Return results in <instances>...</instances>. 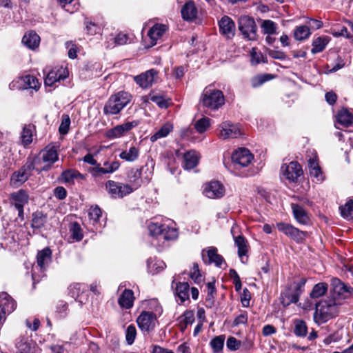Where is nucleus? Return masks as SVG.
Instances as JSON below:
<instances>
[{"label":"nucleus","mask_w":353,"mask_h":353,"mask_svg":"<svg viewBox=\"0 0 353 353\" xmlns=\"http://www.w3.org/2000/svg\"><path fill=\"white\" fill-rule=\"evenodd\" d=\"M139 156V149L135 146H132L128 150H124L119 154V157L128 162L136 161Z\"/></svg>","instance_id":"obj_38"},{"label":"nucleus","mask_w":353,"mask_h":353,"mask_svg":"<svg viewBox=\"0 0 353 353\" xmlns=\"http://www.w3.org/2000/svg\"><path fill=\"white\" fill-rule=\"evenodd\" d=\"M330 39L327 36H321L314 39L312 41L311 52L316 54L322 52L328 44Z\"/></svg>","instance_id":"obj_35"},{"label":"nucleus","mask_w":353,"mask_h":353,"mask_svg":"<svg viewBox=\"0 0 353 353\" xmlns=\"http://www.w3.org/2000/svg\"><path fill=\"white\" fill-rule=\"evenodd\" d=\"M199 154L196 151L187 152L183 155V168L185 170H191L195 168L199 161Z\"/></svg>","instance_id":"obj_23"},{"label":"nucleus","mask_w":353,"mask_h":353,"mask_svg":"<svg viewBox=\"0 0 353 353\" xmlns=\"http://www.w3.org/2000/svg\"><path fill=\"white\" fill-rule=\"evenodd\" d=\"M103 167L101 165H97L92 168L90 170V173L95 177L100 176L105 174H111L117 171L120 167V163L117 161L112 162L105 161L103 164Z\"/></svg>","instance_id":"obj_17"},{"label":"nucleus","mask_w":353,"mask_h":353,"mask_svg":"<svg viewBox=\"0 0 353 353\" xmlns=\"http://www.w3.org/2000/svg\"><path fill=\"white\" fill-rule=\"evenodd\" d=\"M254 155L247 148H239L232 155V161L236 169L248 167L253 161Z\"/></svg>","instance_id":"obj_8"},{"label":"nucleus","mask_w":353,"mask_h":353,"mask_svg":"<svg viewBox=\"0 0 353 353\" xmlns=\"http://www.w3.org/2000/svg\"><path fill=\"white\" fill-rule=\"evenodd\" d=\"M12 203L14 207L24 206L28 202V194L24 190H19L17 192H13L10 194Z\"/></svg>","instance_id":"obj_28"},{"label":"nucleus","mask_w":353,"mask_h":353,"mask_svg":"<svg viewBox=\"0 0 353 353\" xmlns=\"http://www.w3.org/2000/svg\"><path fill=\"white\" fill-rule=\"evenodd\" d=\"M210 125V119L208 117H203L201 119L198 120L195 124L194 127L196 131L199 133H203L207 130V129Z\"/></svg>","instance_id":"obj_49"},{"label":"nucleus","mask_w":353,"mask_h":353,"mask_svg":"<svg viewBox=\"0 0 353 353\" xmlns=\"http://www.w3.org/2000/svg\"><path fill=\"white\" fill-rule=\"evenodd\" d=\"M132 96L127 92L121 91L112 94L103 108L105 114H119L130 101Z\"/></svg>","instance_id":"obj_3"},{"label":"nucleus","mask_w":353,"mask_h":353,"mask_svg":"<svg viewBox=\"0 0 353 353\" xmlns=\"http://www.w3.org/2000/svg\"><path fill=\"white\" fill-rule=\"evenodd\" d=\"M134 301V293L131 290L125 289L118 299L119 305L122 307L129 309L132 307Z\"/></svg>","instance_id":"obj_32"},{"label":"nucleus","mask_w":353,"mask_h":353,"mask_svg":"<svg viewBox=\"0 0 353 353\" xmlns=\"http://www.w3.org/2000/svg\"><path fill=\"white\" fill-rule=\"evenodd\" d=\"M341 304L340 299L332 296L320 301L316 306L314 319L319 323L326 322L338 314Z\"/></svg>","instance_id":"obj_2"},{"label":"nucleus","mask_w":353,"mask_h":353,"mask_svg":"<svg viewBox=\"0 0 353 353\" xmlns=\"http://www.w3.org/2000/svg\"><path fill=\"white\" fill-rule=\"evenodd\" d=\"M22 43L28 48L34 50L39 47L40 37L35 32L30 31L23 37Z\"/></svg>","instance_id":"obj_24"},{"label":"nucleus","mask_w":353,"mask_h":353,"mask_svg":"<svg viewBox=\"0 0 353 353\" xmlns=\"http://www.w3.org/2000/svg\"><path fill=\"white\" fill-rule=\"evenodd\" d=\"M197 9L192 1L187 2L181 8V15L184 20L192 21L196 18Z\"/></svg>","instance_id":"obj_31"},{"label":"nucleus","mask_w":353,"mask_h":353,"mask_svg":"<svg viewBox=\"0 0 353 353\" xmlns=\"http://www.w3.org/2000/svg\"><path fill=\"white\" fill-rule=\"evenodd\" d=\"M165 225H161L155 223H151L148 225V230L152 236H161L164 230Z\"/></svg>","instance_id":"obj_50"},{"label":"nucleus","mask_w":353,"mask_h":353,"mask_svg":"<svg viewBox=\"0 0 353 353\" xmlns=\"http://www.w3.org/2000/svg\"><path fill=\"white\" fill-rule=\"evenodd\" d=\"M262 32L265 34H273L276 32V25L271 20H264L261 24Z\"/></svg>","instance_id":"obj_47"},{"label":"nucleus","mask_w":353,"mask_h":353,"mask_svg":"<svg viewBox=\"0 0 353 353\" xmlns=\"http://www.w3.org/2000/svg\"><path fill=\"white\" fill-rule=\"evenodd\" d=\"M105 188L112 198H123L132 192V188L130 185L112 180L106 182Z\"/></svg>","instance_id":"obj_10"},{"label":"nucleus","mask_w":353,"mask_h":353,"mask_svg":"<svg viewBox=\"0 0 353 353\" xmlns=\"http://www.w3.org/2000/svg\"><path fill=\"white\" fill-rule=\"evenodd\" d=\"M327 290V285L325 283H319L314 286L310 292V297L312 299L319 298L325 294Z\"/></svg>","instance_id":"obj_42"},{"label":"nucleus","mask_w":353,"mask_h":353,"mask_svg":"<svg viewBox=\"0 0 353 353\" xmlns=\"http://www.w3.org/2000/svg\"><path fill=\"white\" fill-rule=\"evenodd\" d=\"M190 278L194 281L195 283H199L201 281V275L199 272V265L196 263L193 265L192 269L190 274Z\"/></svg>","instance_id":"obj_58"},{"label":"nucleus","mask_w":353,"mask_h":353,"mask_svg":"<svg viewBox=\"0 0 353 353\" xmlns=\"http://www.w3.org/2000/svg\"><path fill=\"white\" fill-rule=\"evenodd\" d=\"M239 30L243 35L244 38L248 40H255L256 39V25L254 19L242 16L239 19Z\"/></svg>","instance_id":"obj_7"},{"label":"nucleus","mask_w":353,"mask_h":353,"mask_svg":"<svg viewBox=\"0 0 353 353\" xmlns=\"http://www.w3.org/2000/svg\"><path fill=\"white\" fill-rule=\"evenodd\" d=\"M178 326L181 332H183L188 325L194 321V313L192 310H186L178 319Z\"/></svg>","instance_id":"obj_26"},{"label":"nucleus","mask_w":353,"mask_h":353,"mask_svg":"<svg viewBox=\"0 0 353 353\" xmlns=\"http://www.w3.org/2000/svg\"><path fill=\"white\" fill-rule=\"evenodd\" d=\"M225 188L221 183L218 181H212L205 183L203 193L210 199H220L225 194Z\"/></svg>","instance_id":"obj_14"},{"label":"nucleus","mask_w":353,"mask_h":353,"mask_svg":"<svg viewBox=\"0 0 353 353\" xmlns=\"http://www.w3.org/2000/svg\"><path fill=\"white\" fill-rule=\"evenodd\" d=\"M306 280L302 278L299 281L290 283L285 290L281 293V302L285 307L292 303H296L303 292L302 288L305 285Z\"/></svg>","instance_id":"obj_5"},{"label":"nucleus","mask_w":353,"mask_h":353,"mask_svg":"<svg viewBox=\"0 0 353 353\" xmlns=\"http://www.w3.org/2000/svg\"><path fill=\"white\" fill-rule=\"evenodd\" d=\"M137 322L143 332H149L155 327L157 317L153 312H143L137 318Z\"/></svg>","instance_id":"obj_13"},{"label":"nucleus","mask_w":353,"mask_h":353,"mask_svg":"<svg viewBox=\"0 0 353 353\" xmlns=\"http://www.w3.org/2000/svg\"><path fill=\"white\" fill-rule=\"evenodd\" d=\"M173 130V125L170 123H165L156 133L150 137L152 142L157 139L167 137Z\"/></svg>","instance_id":"obj_39"},{"label":"nucleus","mask_w":353,"mask_h":353,"mask_svg":"<svg viewBox=\"0 0 353 353\" xmlns=\"http://www.w3.org/2000/svg\"><path fill=\"white\" fill-rule=\"evenodd\" d=\"M331 285L332 288V296L340 299L341 303L343 300L348 298L353 294V288L345 284L337 278H332L331 280Z\"/></svg>","instance_id":"obj_11"},{"label":"nucleus","mask_w":353,"mask_h":353,"mask_svg":"<svg viewBox=\"0 0 353 353\" xmlns=\"http://www.w3.org/2000/svg\"><path fill=\"white\" fill-rule=\"evenodd\" d=\"M220 33L226 39H232L236 32L234 21L228 16H223L219 21Z\"/></svg>","instance_id":"obj_15"},{"label":"nucleus","mask_w":353,"mask_h":353,"mask_svg":"<svg viewBox=\"0 0 353 353\" xmlns=\"http://www.w3.org/2000/svg\"><path fill=\"white\" fill-rule=\"evenodd\" d=\"M218 132V136L221 139H235L243 134L240 126L230 121L223 122L219 126Z\"/></svg>","instance_id":"obj_9"},{"label":"nucleus","mask_w":353,"mask_h":353,"mask_svg":"<svg viewBox=\"0 0 353 353\" xmlns=\"http://www.w3.org/2000/svg\"><path fill=\"white\" fill-rule=\"evenodd\" d=\"M236 228L232 227L231 232L234 236L235 245L238 248V255L242 263H245L248 261V241L242 235L234 236V232Z\"/></svg>","instance_id":"obj_19"},{"label":"nucleus","mask_w":353,"mask_h":353,"mask_svg":"<svg viewBox=\"0 0 353 353\" xmlns=\"http://www.w3.org/2000/svg\"><path fill=\"white\" fill-rule=\"evenodd\" d=\"M70 230L72 232V237L74 239L79 241L83 239L82 230L79 223H74Z\"/></svg>","instance_id":"obj_57"},{"label":"nucleus","mask_w":353,"mask_h":353,"mask_svg":"<svg viewBox=\"0 0 353 353\" xmlns=\"http://www.w3.org/2000/svg\"><path fill=\"white\" fill-rule=\"evenodd\" d=\"M332 34L336 37L343 36L347 38V36L350 35L352 32L350 30L348 25H347L346 26L341 27L339 31L332 30Z\"/></svg>","instance_id":"obj_62"},{"label":"nucleus","mask_w":353,"mask_h":353,"mask_svg":"<svg viewBox=\"0 0 353 353\" xmlns=\"http://www.w3.org/2000/svg\"><path fill=\"white\" fill-rule=\"evenodd\" d=\"M150 100L158 105L161 108H167L169 105V101L164 99L161 95L150 94L149 96Z\"/></svg>","instance_id":"obj_51"},{"label":"nucleus","mask_w":353,"mask_h":353,"mask_svg":"<svg viewBox=\"0 0 353 353\" xmlns=\"http://www.w3.org/2000/svg\"><path fill=\"white\" fill-rule=\"evenodd\" d=\"M226 345L230 350H236L240 347V342L236 338L230 336L227 340Z\"/></svg>","instance_id":"obj_63"},{"label":"nucleus","mask_w":353,"mask_h":353,"mask_svg":"<svg viewBox=\"0 0 353 353\" xmlns=\"http://www.w3.org/2000/svg\"><path fill=\"white\" fill-rule=\"evenodd\" d=\"M54 195L58 199L63 200L67 196V191L63 187L59 186L54 189Z\"/></svg>","instance_id":"obj_64"},{"label":"nucleus","mask_w":353,"mask_h":353,"mask_svg":"<svg viewBox=\"0 0 353 353\" xmlns=\"http://www.w3.org/2000/svg\"><path fill=\"white\" fill-rule=\"evenodd\" d=\"M341 216L346 219H353V201L349 200L345 204L340 207Z\"/></svg>","instance_id":"obj_44"},{"label":"nucleus","mask_w":353,"mask_h":353,"mask_svg":"<svg viewBox=\"0 0 353 353\" xmlns=\"http://www.w3.org/2000/svg\"><path fill=\"white\" fill-rule=\"evenodd\" d=\"M205 256L208 259V263H214L218 267H221L224 261L223 258L218 254L217 249L214 247L209 248L206 251V255L204 251H203L202 257L205 263H206Z\"/></svg>","instance_id":"obj_22"},{"label":"nucleus","mask_w":353,"mask_h":353,"mask_svg":"<svg viewBox=\"0 0 353 353\" xmlns=\"http://www.w3.org/2000/svg\"><path fill=\"white\" fill-rule=\"evenodd\" d=\"M336 121L342 126L348 127L353 122V115L347 109L343 108L339 112Z\"/></svg>","instance_id":"obj_34"},{"label":"nucleus","mask_w":353,"mask_h":353,"mask_svg":"<svg viewBox=\"0 0 353 353\" xmlns=\"http://www.w3.org/2000/svg\"><path fill=\"white\" fill-rule=\"evenodd\" d=\"M88 216L90 219L97 222L101 216V210L98 206L91 207L88 210Z\"/></svg>","instance_id":"obj_56"},{"label":"nucleus","mask_w":353,"mask_h":353,"mask_svg":"<svg viewBox=\"0 0 353 353\" xmlns=\"http://www.w3.org/2000/svg\"><path fill=\"white\" fill-rule=\"evenodd\" d=\"M68 310V305L63 301H59L56 307V313L58 318H63L65 316Z\"/></svg>","instance_id":"obj_60"},{"label":"nucleus","mask_w":353,"mask_h":353,"mask_svg":"<svg viewBox=\"0 0 353 353\" xmlns=\"http://www.w3.org/2000/svg\"><path fill=\"white\" fill-rule=\"evenodd\" d=\"M277 228L279 231L297 242L303 241L305 238V233L303 232L291 225L281 223L277 224Z\"/></svg>","instance_id":"obj_20"},{"label":"nucleus","mask_w":353,"mask_h":353,"mask_svg":"<svg viewBox=\"0 0 353 353\" xmlns=\"http://www.w3.org/2000/svg\"><path fill=\"white\" fill-rule=\"evenodd\" d=\"M44 72H47L46 77L44 79V83L46 86H52L56 82L59 81L61 79H64L66 77L62 75L61 70H52L48 72L45 70Z\"/></svg>","instance_id":"obj_33"},{"label":"nucleus","mask_w":353,"mask_h":353,"mask_svg":"<svg viewBox=\"0 0 353 353\" xmlns=\"http://www.w3.org/2000/svg\"><path fill=\"white\" fill-rule=\"evenodd\" d=\"M167 30L168 28L165 25L159 23L155 24L150 29L148 35L151 39L152 45L156 44L157 41L163 36Z\"/></svg>","instance_id":"obj_27"},{"label":"nucleus","mask_w":353,"mask_h":353,"mask_svg":"<svg viewBox=\"0 0 353 353\" xmlns=\"http://www.w3.org/2000/svg\"><path fill=\"white\" fill-rule=\"evenodd\" d=\"M129 184L132 188V192L137 190L141 185V170L137 168H132L128 174Z\"/></svg>","instance_id":"obj_30"},{"label":"nucleus","mask_w":353,"mask_h":353,"mask_svg":"<svg viewBox=\"0 0 353 353\" xmlns=\"http://www.w3.org/2000/svg\"><path fill=\"white\" fill-rule=\"evenodd\" d=\"M190 285L187 282H179L176 285L175 293L181 302L189 299Z\"/></svg>","instance_id":"obj_36"},{"label":"nucleus","mask_w":353,"mask_h":353,"mask_svg":"<svg viewBox=\"0 0 353 353\" xmlns=\"http://www.w3.org/2000/svg\"><path fill=\"white\" fill-rule=\"evenodd\" d=\"M281 172L287 179L296 181L303 174L301 166L296 161H292L281 167Z\"/></svg>","instance_id":"obj_18"},{"label":"nucleus","mask_w":353,"mask_h":353,"mask_svg":"<svg viewBox=\"0 0 353 353\" xmlns=\"http://www.w3.org/2000/svg\"><path fill=\"white\" fill-rule=\"evenodd\" d=\"M207 288H208V296L206 298V301L210 302V303H212L214 295L216 294V288H215L214 283H213V282L208 283Z\"/></svg>","instance_id":"obj_61"},{"label":"nucleus","mask_w":353,"mask_h":353,"mask_svg":"<svg viewBox=\"0 0 353 353\" xmlns=\"http://www.w3.org/2000/svg\"><path fill=\"white\" fill-rule=\"evenodd\" d=\"M178 236V231L176 228L169 227L168 225L164 226V230L163 232L161 237L165 240H173L176 239Z\"/></svg>","instance_id":"obj_48"},{"label":"nucleus","mask_w":353,"mask_h":353,"mask_svg":"<svg viewBox=\"0 0 353 353\" xmlns=\"http://www.w3.org/2000/svg\"><path fill=\"white\" fill-rule=\"evenodd\" d=\"M294 333L296 336L304 337L307 333V327L305 321L301 319L294 321Z\"/></svg>","instance_id":"obj_41"},{"label":"nucleus","mask_w":353,"mask_h":353,"mask_svg":"<svg viewBox=\"0 0 353 353\" xmlns=\"http://www.w3.org/2000/svg\"><path fill=\"white\" fill-rule=\"evenodd\" d=\"M310 34V28L305 26H301L296 28L294 31V38L296 40L307 39Z\"/></svg>","instance_id":"obj_46"},{"label":"nucleus","mask_w":353,"mask_h":353,"mask_svg":"<svg viewBox=\"0 0 353 353\" xmlns=\"http://www.w3.org/2000/svg\"><path fill=\"white\" fill-rule=\"evenodd\" d=\"M138 124V121H128L121 125H117L108 130L105 133V136L110 139L120 138L130 131L133 128L136 127Z\"/></svg>","instance_id":"obj_12"},{"label":"nucleus","mask_w":353,"mask_h":353,"mask_svg":"<svg viewBox=\"0 0 353 353\" xmlns=\"http://www.w3.org/2000/svg\"><path fill=\"white\" fill-rule=\"evenodd\" d=\"M70 125V119L68 115L63 114L61 123L59 128V131L61 134H66L68 132Z\"/></svg>","instance_id":"obj_53"},{"label":"nucleus","mask_w":353,"mask_h":353,"mask_svg":"<svg viewBox=\"0 0 353 353\" xmlns=\"http://www.w3.org/2000/svg\"><path fill=\"white\" fill-rule=\"evenodd\" d=\"M17 348L19 353H40L39 348L34 344L19 339L17 342Z\"/></svg>","instance_id":"obj_29"},{"label":"nucleus","mask_w":353,"mask_h":353,"mask_svg":"<svg viewBox=\"0 0 353 353\" xmlns=\"http://www.w3.org/2000/svg\"><path fill=\"white\" fill-rule=\"evenodd\" d=\"M225 341V336L220 335L211 340L210 344L214 353H219L222 351Z\"/></svg>","instance_id":"obj_43"},{"label":"nucleus","mask_w":353,"mask_h":353,"mask_svg":"<svg viewBox=\"0 0 353 353\" xmlns=\"http://www.w3.org/2000/svg\"><path fill=\"white\" fill-rule=\"evenodd\" d=\"M23 82L25 83V88H31L37 90L40 87V83L38 79L31 75H26L23 77Z\"/></svg>","instance_id":"obj_45"},{"label":"nucleus","mask_w":353,"mask_h":353,"mask_svg":"<svg viewBox=\"0 0 353 353\" xmlns=\"http://www.w3.org/2000/svg\"><path fill=\"white\" fill-rule=\"evenodd\" d=\"M291 208L295 219L301 224H307L309 216L305 210L301 205L295 203L291 204Z\"/></svg>","instance_id":"obj_25"},{"label":"nucleus","mask_w":353,"mask_h":353,"mask_svg":"<svg viewBox=\"0 0 353 353\" xmlns=\"http://www.w3.org/2000/svg\"><path fill=\"white\" fill-rule=\"evenodd\" d=\"M200 102L203 107L217 110L224 105L225 97L221 90L206 87L203 91Z\"/></svg>","instance_id":"obj_4"},{"label":"nucleus","mask_w":353,"mask_h":353,"mask_svg":"<svg viewBox=\"0 0 353 353\" xmlns=\"http://www.w3.org/2000/svg\"><path fill=\"white\" fill-rule=\"evenodd\" d=\"M17 307L15 301L6 292L0 293V310L6 316L12 312Z\"/></svg>","instance_id":"obj_21"},{"label":"nucleus","mask_w":353,"mask_h":353,"mask_svg":"<svg viewBox=\"0 0 353 353\" xmlns=\"http://www.w3.org/2000/svg\"><path fill=\"white\" fill-rule=\"evenodd\" d=\"M34 170H36V168L30 161V158H28L26 163L12 174L10 178L11 185L14 187L20 186L29 179Z\"/></svg>","instance_id":"obj_6"},{"label":"nucleus","mask_w":353,"mask_h":353,"mask_svg":"<svg viewBox=\"0 0 353 353\" xmlns=\"http://www.w3.org/2000/svg\"><path fill=\"white\" fill-rule=\"evenodd\" d=\"M34 128L33 125H25L21 133V141L24 146L28 145L32 141V135Z\"/></svg>","instance_id":"obj_40"},{"label":"nucleus","mask_w":353,"mask_h":353,"mask_svg":"<svg viewBox=\"0 0 353 353\" xmlns=\"http://www.w3.org/2000/svg\"><path fill=\"white\" fill-rule=\"evenodd\" d=\"M157 79L158 72L154 69L149 70L134 77L135 82L142 88H148L152 86Z\"/></svg>","instance_id":"obj_16"},{"label":"nucleus","mask_w":353,"mask_h":353,"mask_svg":"<svg viewBox=\"0 0 353 353\" xmlns=\"http://www.w3.org/2000/svg\"><path fill=\"white\" fill-rule=\"evenodd\" d=\"M128 40V36L126 34L124 33H119L114 38V45L112 46L111 43H109L107 45L108 48H113L115 46H121L124 45L127 43Z\"/></svg>","instance_id":"obj_54"},{"label":"nucleus","mask_w":353,"mask_h":353,"mask_svg":"<svg viewBox=\"0 0 353 353\" xmlns=\"http://www.w3.org/2000/svg\"><path fill=\"white\" fill-rule=\"evenodd\" d=\"M59 149L58 145L49 144L38 155L30 158L38 173L52 169L53 164L59 160Z\"/></svg>","instance_id":"obj_1"},{"label":"nucleus","mask_w":353,"mask_h":353,"mask_svg":"<svg viewBox=\"0 0 353 353\" xmlns=\"http://www.w3.org/2000/svg\"><path fill=\"white\" fill-rule=\"evenodd\" d=\"M52 252L49 248H46L37 254V264L41 268H44L51 261Z\"/></svg>","instance_id":"obj_37"},{"label":"nucleus","mask_w":353,"mask_h":353,"mask_svg":"<svg viewBox=\"0 0 353 353\" xmlns=\"http://www.w3.org/2000/svg\"><path fill=\"white\" fill-rule=\"evenodd\" d=\"M62 176L65 182L70 183L74 179L81 177V174L75 170H67L63 172Z\"/></svg>","instance_id":"obj_55"},{"label":"nucleus","mask_w":353,"mask_h":353,"mask_svg":"<svg viewBox=\"0 0 353 353\" xmlns=\"http://www.w3.org/2000/svg\"><path fill=\"white\" fill-rule=\"evenodd\" d=\"M136 328L133 325H129L126 330V341L129 345L133 343L136 337Z\"/></svg>","instance_id":"obj_59"},{"label":"nucleus","mask_w":353,"mask_h":353,"mask_svg":"<svg viewBox=\"0 0 353 353\" xmlns=\"http://www.w3.org/2000/svg\"><path fill=\"white\" fill-rule=\"evenodd\" d=\"M266 58L264 57L263 54L257 52L255 48H252L251 52V62L253 65L259 64L261 62H266Z\"/></svg>","instance_id":"obj_52"}]
</instances>
